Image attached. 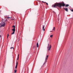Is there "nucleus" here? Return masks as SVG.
<instances>
[{"mask_svg": "<svg viewBox=\"0 0 73 73\" xmlns=\"http://www.w3.org/2000/svg\"><path fill=\"white\" fill-rule=\"evenodd\" d=\"M36 46L37 48H38V43H37Z\"/></svg>", "mask_w": 73, "mask_h": 73, "instance_id": "nucleus-9", "label": "nucleus"}, {"mask_svg": "<svg viewBox=\"0 0 73 73\" xmlns=\"http://www.w3.org/2000/svg\"><path fill=\"white\" fill-rule=\"evenodd\" d=\"M9 18H10L9 17H8L7 18V19H9Z\"/></svg>", "mask_w": 73, "mask_h": 73, "instance_id": "nucleus-21", "label": "nucleus"}, {"mask_svg": "<svg viewBox=\"0 0 73 73\" xmlns=\"http://www.w3.org/2000/svg\"><path fill=\"white\" fill-rule=\"evenodd\" d=\"M0 13H1V11H0Z\"/></svg>", "mask_w": 73, "mask_h": 73, "instance_id": "nucleus-26", "label": "nucleus"}, {"mask_svg": "<svg viewBox=\"0 0 73 73\" xmlns=\"http://www.w3.org/2000/svg\"><path fill=\"white\" fill-rule=\"evenodd\" d=\"M15 33V32H13V33H11V35H13V34H14Z\"/></svg>", "mask_w": 73, "mask_h": 73, "instance_id": "nucleus-15", "label": "nucleus"}, {"mask_svg": "<svg viewBox=\"0 0 73 73\" xmlns=\"http://www.w3.org/2000/svg\"><path fill=\"white\" fill-rule=\"evenodd\" d=\"M17 72V70H15V73H16Z\"/></svg>", "mask_w": 73, "mask_h": 73, "instance_id": "nucleus-14", "label": "nucleus"}, {"mask_svg": "<svg viewBox=\"0 0 73 73\" xmlns=\"http://www.w3.org/2000/svg\"><path fill=\"white\" fill-rule=\"evenodd\" d=\"M1 35H0V38H1Z\"/></svg>", "mask_w": 73, "mask_h": 73, "instance_id": "nucleus-23", "label": "nucleus"}, {"mask_svg": "<svg viewBox=\"0 0 73 73\" xmlns=\"http://www.w3.org/2000/svg\"><path fill=\"white\" fill-rule=\"evenodd\" d=\"M18 58H19V54L18 55Z\"/></svg>", "mask_w": 73, "mask_h": 73, "instance_id": "nucleus-24", "label": "nucleus"}, {"mask_svg": "<svg viewBox=\"0 0 73 73\" xmlns=\"http://www.w3.org/2000/svg\"><path fill=\"white\" fill-rule=\"evenodd\" d=\"M8 36H9V34H8L7 36V38H8Z\"/></svg>", "mask_w": 73, "mask_h": 73, "instance_id": "nucleus-16", "label": "nucleus"}, {"mask_svg": "<svg viewBox=\"0 0 73 73\" xmlns=\"http://www.w3.org/2000/svg\"><path fill=\"white\" fill-rule=\"evenodd\" d=\"M49 44H48V50H50V49H51V48H52V46H51V44H50L49 45Z\"/></svg>", "mask_w": 73, "mask_h": 73, "instance_id": "nucleus-3", "label": "nucleus"}, {"mask_svg": "<svg viewBox=\"0 0 73 73\" xmlns=\"http://www.w3.org/2000/svg\"><path fill=\"white\" fill-rule=\"evenodd\" d=\"M12 31L14 32H15V28H14L13 29H12Z\"/></svg>", "mask_w": 73, "mask_h": 73, "instance_id": "nucleus-7", "label": "nucleus"}, {"mask_svg": "<svg viewBox=\"0 0 73 73\" xmlns=\"http://www.w3.org/2000/svg\"><path fill=\"white\" fill-rule=\"evenodd\" d=\"M50 32H52V31H50Z\"/></svg>", "mask_w": 73, "mask_h": 73, "instance_id": "nucleus-27", "label": "nucleus"}, {"mask_svg": "<svg viewBox=\"0 0 73 73\" xmlns=\"http://www.w3.org/2000/svg\"><path fill=\"white\" fill-rule=\"evenodd\" d=\"M13 28H15V26H13Z\"/></svg>", "mask_w": 73, "mask_h": 73, "instance_id": "nucleus-17", "label": "nucleus"}, {"mask_svg": "<svg viewBox=\"0 0 73 73\" xmlns=\"http://www.w3.org/2000/svg\"><path fill=\"white\" fill-rule=\"evenodd\" d=\"M42 3H46V2H44L43 1H42Z\"/></svg>", "mask_w": 73, "mask_h": 73, "instance_id": "nucleus-18", "label": "nucleus"}, {"mask_svg": "<svg viewBox=\"0 0 73 73\" xmlns=\"http://www.w3.org/2000/svg\"><path fill=\"white\" fill-rule=\"evenodd\" d=\"M19 60V57H18V58L17 59V60Z\"/></svg>", "mask_w": 73, "mask_h": 73, "instance_id": "nucleus-25", "label": "nucleus"}, {"mask_svg": "<svg viewBox=\"0 0 73 73\" xmlns=\"http://www.w3.org/2000/svg\"><path fill=\"white\" fill-rule=\"evenodd\" d=\"M4 21V19H3L2 20V21Z\"/></svg>", "mask_w": 73, "mask_h": 73, "instance_id": "nucleus-22", "label": "nucleus"}, {"mask_svg": "<svg viewBox=\"0 0 73 73\" xmlns=\"http://www.w3.org/2000/svg\"><path fill=\"white\" fill-rule=\"evenodd\" d=\"M14 49V48L12 47H11L10 48V49Z\"/></svg>", "mask_w": 73, "mask_h": 73, "instance_id": "nucleus-13", "label": "nucleus"}, {"mask_svg": "<svg viewBox=\"0 0 73 73\" xmlns=\"http://www.w3.org/2000/svg\"><path fill=\"white\" fill-rule=\"evenodd\" d=\"M18 64V62H17L16 66H15V69H17V65Z\"/></svg>", "mask_w": 73, "mask_h": 73, "instance_id": "nucleus-6", "label": "nucleus"}, {"mask_svg": "<svg viewBox=\"0 0 73 73\" xmlns=\"http://www.w3.org/2000/svg\"><path fill=\"white\" fill-rule=\"evenodd\" d=\"M55 30V27H54L53 29H52V31H54Z\"/></svg>", "mask_w": 73, "mask_h": 73, "instance_id": "nucleus-11", "label": "nucleus"}, {"mask_svg": "<svg viewBox=\"0 0 73 73\" xmlns=\"http://www.w3.org/2000/svg\"><path fill=\"white\" fill-rule=\"evenodd\" d=\"M69 5L68 4H67L66 6H65V7H69Z\"/></svg>", "mask_w": 73, "mask_h": 73, "instance_id": "nucleus-10", "label": "nucleus"}, {"mask_svg": "<svg viewBox=\"0 0 73 73\" xmlns=\"http://www.w3.org/2000/svg\"><path fill=\"white\" fill-rule=\"evenodd\" d=\"M71 11H72V12H73V9H72L71 10Z\"/></svg>", "mask_w": 73, "mask_h": 73, "instance_id": "nucleus-20", "label": "nucleus"}, {"mask_svg": "<svg viewBox=\"0 0 73 73\" xmlns=\"http://www.w3.org/2000/svg\"><path fill=\"white\" fill-rule=\"evenodd\" d=\"M53 35H50V37L52 38V37H53Z\"/></svg>", "mask_w": 73, "mask_h": 73, "instance_id": "nucleus-12", "label": "nucleus"}, {"mask_svg": "<svg viewBox=\"0 0 73 73\" xmlns=\"http://www.w3.org/2000/svg\"><path fill=\"white\" fill-rule=\"evenodd\" d=\"M45 3H46V5H48V3H46V2Z\"/></svg>", "mask_w": 73, "mask_h": 73, "instance_id": "nucleus-19", "label": "nucleus"}, {"mask_svg": "<svg viewBox=\"0 0 73 73\" xmlns=\"http://www.w3.org/2000/svg\"><path fill=\"white\" fill-rule=\"evenodd\" d=\"M64 9L66 12H68V9L66 8H64Z\"/></svg>", "mask_w": 73, "mask_h": 73, "instance_id": "nucleus-5", "label": "nucleus"}, {"mask_svg": "<svg viewBox=\"0 0 73 73\" xmlns=\"http://www.w3.org/2000/svg\"><path fill=\"white\" fill-rule=\"evenodd\" d=\"M48 55H47L46 57L45 58V61L44 64H46V63L47 62V59H48Z\"/></svg>", "mask_w": 73, "mask_h": 73, "instance_id": "nucleus-4", "label": "nucleus"}, {"mask_svg": "<svg viewBox=\"0 0 73 73\" xmlns=\"http://www.w3.org/2000/svg\"><path fill=\"white\" fill-rule=\"evenodd\" d=\"M7 19H6L4 21V22H1V23H0V27H5V23H7Z\"/></svg>", "mask_w": 73, "mask_h": 73, "instance_id": "nucleus-2", "label": "nucleus"}, {"mask_svg": "<svg viewBox=\"0 0 73 73\" xmlns=\"http://www.w3.org/2000/svg\"><path fill=\"white\" fill-rule=\"evenodd\" d=\"M44 26L43 25V27H42V29H43V30L44 31H45V29H44Z\"/></svg>", "mask_w": 73, "mask_h": 73, "instance_id": "nucleus-8", "label": "nucleus"}, {"mask_svg": "<svg viewBox=\"0 0 73 73\" xmlns=\"http://www.w3.org/2000/svg\"><path fill=\"white\" fill-rule=\"evenodd\" d=\"M65 5V4H64V2L63 3H56L52 5V7H54V8H57V7H59V8H61V7H64Z\"/></svg>", "mask_w": 73, "mask_h": 73, "instance_id": "nucleus-1", "label": "nucleus"}]
</instances>
